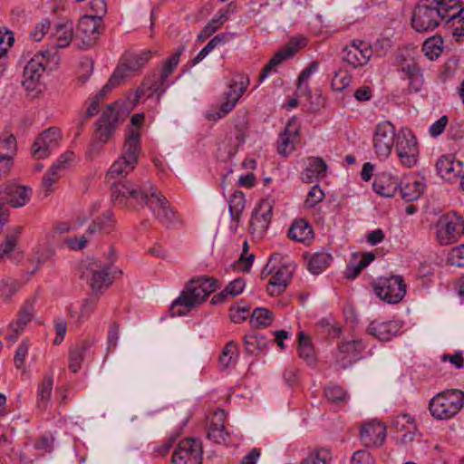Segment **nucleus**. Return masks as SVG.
Instances as JSON below:
<instances>
[{"label": "nucleus", "mask_w": 464, "mask_h": 464, "mask_svg": "<svg viewBox=\"0 0 464 464\" xmlns=\"http://www.w3.org/2000/svg\"><path fill=\"white\" fill-rule=\"evenodd\" d=\"M273 206L267 199L261 200L254 209L250 226L256 230L265 231L268 228L272 218Z\"/></svg>", "instance_id": "obj_23"}, {"label": "nucleus", "mask_w": 464, "mask_h": 464, "mask_svg": "<svg viewBox=\"0 0 464 464\" xmlns=\"http://www.w3.org/2000/svg\"><path fill=\"white\" fill-rule=\"evenodd\" d=\"M398 134L391 121H385L379 123V159L387 158L397 142Z\"/></svg>", "instance_id": "obj_20"}, {"label": "nucleus", "mask_w": 464, "mask_h": 464, "mask_svg": "<svg viewBox=\"0 0 464 464\" xmlns=\"http://www.w3.org/2000/svg\"><path fill=\"white\" fill-rule=\"evenodd\" d=\"M245 195L242 191L236 190L230 196L228 200V209L233 221L238 222L240 220L242 211L245 208Z\"/></svg>", "instance_id": "obj_40"}, {"label": "nucleus", "mask_w": 464, "mask_h": 464, "mask_svg": "<svg viewBox=\"0 0 464 464\" xmlns=\"http://www.w3.org/2000/svg\"><path fill=\"white\" fill-rule=\"evenodd\" d=\"M103 20L100 17L85 14L80 18L76 26V35L81 37L82 44L90 47L99 38Z\"/></svg>", "instance_id": "obj_16"}, {"label": "nucleus", "mask_w": 464, "mask_h": 464, "mask_svg": "<svg viewBox=\"0 0 464 464\" xmlns=\"http://www.w3.org/2000/svg\"><path fill=\"white\" fill-rule=\"evenodd\" d=\"M399 187L400 180L397 175L389 171H383L379 175V196L392 198Z\"/></svg>", "instance_id": "obj_31"}, {"label": "nucleus", "mask_w": 464, "mask_h": 464, "mask_svg": "<svg viewBox=\"0 0 464 464\" xmlns=\"http://www.w3.org/2000/svg\"><path fill=\"white\" fill-rule=\"evenodd\" d=\"M34 315V300L28 299L26 300L20 311L18 312V316L15 322V325H20L22 327H25L26 324L31 322Z\"/></svg>", "instance_id": "obj_47"}, {"label": "nucleus", "mask_w": 464, "mask_h": 464, "mask_svg": "<svg viewBox=\"0 0 464 464\" xmlns=\"http://www.w3.org/2000/svg\"><path fill=\"white\" fill-rule=\"evenodd\" d=\"M273 321V312L264 307L256 308L250 316V324L254 328L256 329L266 328L269 326Z\"/></svg>", "instance_id": "obj_37"}, {"label": "nucleus", "mask_w": 464, "mask_h": 464, "mask_svg": "<svg viewBox=\"0 0 464 464\" xmlns=\"http://www.w3.org/2000/svg\"><path fill=\"white\" fill-rule=\"evenodd\" d=\"M331 452L325 448L312 450L301 464H329Z\"/></svg>", "instance_id": "obj_45"}, {"label": "nucleus", "mask_w": 464, "mask_h": 464, "mask_svg": "<svg viewBox=\"0 0 464 464\" xmlns=\"http://www.w3.org/2000/svg\"><path fill=\"white\" fill-rule=\"evenodd\" d=\"M292 278V270L289 266H282L269 279L266 291L269 295L275 296L284 293Z\"/></svg>", "instance_id": "obj_24"}, {"label": "nucleus", "mask_w": 464, "mask_h": 464, "mask_svg": "<svg viewBox=\"0 0 464 464\" xmlns=\"http://www.w3.org/2000/svg\"><path fill=\"white\" fill-rule=\"evenodd\" d=\"M222 26V22L213 17L200 31L198 35V42H204L209 38L214 33H216Z\"/></svg>", "instance_id": "obj_56"}, {"label": "nucleus", "mask_w": 464, "mask_h": 464, "mask_svg": "<svg viewBox=\"0 0 464 464\" xmlns=\"http://www.w3.org/2000/svg\"><path fill=\"white\" fill-rule=\"evenodd\" d=\"M22 233V227H15L13 234H8L5 240L0 245L1 252L7 256L14 251L17 245V239Z\"/></svg>", "instance_id": "obj_51"}, {"label": "nucleus", "mask_w": 464, "mask_h": 464, "mask_svg": "<svg viewBox=\"0 0 464 464\" xmlns=\"http://www.w3.org/2000/svg\"><path fill=\"white\" fill-rule=\"evenodd\" d=\"M126 76L127 74L124 73L123 68L117 67L112 75L110 77L107 83L93 97L102 102L107 96V94L111 92L113 88L119 86L122 82L123 79Z\"/></svg>", "instance_id": "obj_41"}, {"label": "nucleus", "mask_w": 464, "mask_h": 464, "mask_svg": "<svg viewBox=\"0 0 464 464\" xmlns=\"http://www.w3.org/2000/svg\"><path fill=\"white\" fill-rule=\"evenodd\" d=\"M151 58V51L144 50L138 54H130L125 58V62L120 66L124 70V73L127 71L133 72L137 71Z\"/></svg>", "instance_id": "obj_35"}, {"label": "nucleus", "mask_w": 464, "mask_h": 464, "mask_svg": "<svg viewBox=\"0 0 464 464\" xmlns=\"http://www.w3.org/2000/svg\"><path fill=\"white\" fill-rule=\"evenodd\" d=\"M88 341L82 342L76 344L69 353V368L72 372H77L82 366V362L84 359V354L87 349L90 347Z\"/></svg>", "instance_id": "obj_34"}, {"label": "nucleus", "mask_w": 464, "mask_h": 464, "mask_svg": "<svg viewBox=\"0 0 464 464\" xmlns=\"http://www.w3.org/2000/svg\"><path fill=\"white\" fill-rule=\"evenodd\" d=\"M298 355L308 365H314L316 362L314 355V349L312 344L311 339L304 332L298 334Z\"/></svg>", "instance_id": "obj_33"}, {"label": "nucleus", "mask_w": 464, "mask_h": 464, "mask_svg": "<svg viewBox=\"0 0 464 464\" xmlns=\"http://www.w3.org/2000/svg\"><path fill=\"white\" fill-rule=\"evenodd\" d=\"M21 287V283L13 278L2 279L0 281V295L4 302L7 303L12 296L17 293Z\"/></svg>", "instance_id": "obj_44"}, {"label": "nucleus", "mask_w": 464, "mask_h": 464, "mask_svg": "<svg viewBox=\"0 0 464 464\" xmlns=\"http://www.w3.org/2000/svg\"><path fill=\"white\" fill-rule=\"evenodd\" d=\"M140 150V132L130 130L126 136L121 156L111 166L108 176L116 179L131 172L136 168Z\"/></svg>", "instance_id": "obj_4"}, {"label": "nucleus", "mask_w": 464, "mask_h": 464, "mask_svg": "<svg viewBox=\"0 0 464 464\" xmlns=\"http://www.w3.org/2000/svg\"><path fill=\"white\" fill-rule=\"evenodd\" d=\"M114 219L111 211L104 212L92 221L86 230L87 236H92L96 232L109 234L114 227Z\"/></svg>", "instance_id": "obj_32"}, {"label": "nucleus", "mask_w": 464, "mask_h": 464, "mask_svg": "<svg viewBox=\"0 0 464 464\" xmlns=\"http://www.w3.org/2000/svg\"><path fill=\"white\" fill-rule=\"evenodd\" d=\"M443 39L440 35L431 36L425 40L422 45L424 55L433 61L440 56L443 50Z\"/></svg>", "instance_id": "obj_39"}, {"label": "nucleus", "mask_w": 464, "mask_h": 464, "mask_svg": "<svg viewBox=\"0 0 464 464\" xmlns=\"http://www.w3.org/2000/svg\"><path fill=\"white\" fill-rule=\"evenodd\" d=\"M324 198V192L321 188L319 185H314L312 187L310 191L307 194L306 199L304 201V207L306 208H313L318 203L323 201Z\"/></svg>", "instance_id": "obj_53"}, {"label": "nucleus", "mask_w": 464, "mask_h": 464, "mask_svg": "<svg viewBox=\"0 0 464 464\" xmlns=\"http://www.w3.org/2000/svg\"><path fill=\"white\" fill-rule=\"evenodd\" d=\"M363 43L360 42V45L353 41L350 45H346L343 49V60L353 67L364 65L371 57L372 51L371 48H361Z\"/></svg>", "instance_id": "obj_21"}, {"label": "nucleus", "mask_w": 464, "mask_h": 464, "mask_svg": "<svg viewBox=\"0 0 464 464\" xmlns=\"http://www.w3.org/2000/svg\"><path fill=\"white\" fill-rule=\"evenodd\" d=\"M235 36V34L222 33L214 36L206 45V47L212 52L216 47L226 44L230 39Z\"/></svg>", "instance_id": "obj_63"}, {"label": "nucleus", "mask_w": 464, "mask_h": 464, "mask_svg": "<svg viewBox=\"0 0 464 464\" xmlns=\"http://www.w3.org/2000/svg\"><path fill=\"white\" fill-rule=\"evenodd\" d=\"M244 300H240L237 304L230 308V319L235 324H240L246 320L249 316L250 307L244 304Z\"/></svg>", "instance_id": "obj_49"}, {"label": "nucleus", "mask_w": 464, "mask_h": 464, "mask_svg": "<svg viewBox=\"0 0 464 464\" xmlns=\"http://www.w3.org/2000/svg\"><path fill=\"white\" fill-rule=\"evenodd\" d=\"M324 395L333 403L347 402L349 398L347 392L339 385L327 386L324 389Z\"/></svg>", "instance_id": "obj_48"}, {"label": "nucleus", "mask_w": 464, "mask_h": 464, "mask_svg": "<svg viewBox=\"0 0 464 464\" xmlns=\"http://www.w3.org/2000/svg\"><path fill=\"white\" fill-rule=\"evenodd\" d=\"M438 174L445 180L451 181L464 175L463 162L456 160L453 155H443L436 163Z\"/></svg>", "instance_id": "obj_18"}, {"label": "nucleus", "mask_w": 464, "mask_h": 464, "mask_svg": "<svg viewBox=\"0 0 464 464\" xmlns=\"http://www.w3.org/2000/svg\"><path fill=\"white\" fill-rule=\"evenodd\" d=\"M29 347L30 343L27 339L24 340L17 347L14 356V362L17 369L23 368L25 357L28 353Z\"/></svg>", "instance_id": "obj_57"}, {"label": "nucleus", "mask_w": 464, "mask_h": 464, "mask_svg": "<svg viewBox=\"0 0 464 464\" xmlns=\"http://www.w3.org/2000/svg\"><path fill=\"white\" fill-rule=\"evenodd\" d=\"M32 189L17 184H5L0 188V201L13 208L24 206L31 198Z\"/></svg>", "instance_id": "obj_17"}, {"label": "nucleus", "mask_w": 464, "mask_h": 464, "mask_svg": "<svg viewBox=\"0 0 464 464\" xmlns=\"http://www.w3.org/2000/svg\"><path fill=\"white\" fill-rule=\"evenodd\" d=\"M248 84L249 79L247 76L238 75L232 79L227 91L223 94L226 101L220 104L218 111L208 112L206 118L208 121H216L227 115L235 108L243 93L246 91Z\"/></svg>", "instance_id": "obj_8"}, {"label": "nucleus", "mask_w": 464, "mask_h": 464, "mask_svg": "<svg viewBox=\"0 0 464 464\" xmlns=\"http://www.w3.org/2000/svg\"><path fill=\"white\" fill-rule=\"evenodd\" d=\"M198 284V287H201V302H205L206 299L219 288V281L214 277L208 276H201L197 278H192V285Z\"/></svg>", "instance_id": "obj_42"}, {"label": "nucleus", "mask_w": 464, "mask_h": 464, "mask_svg": "<svg viewBox=\"0 0 464 464\" xmlns=\"http://www.w3.org/2000/svg\"><path fill=\"white\" fill-rule=\"evenodd\" d=\"M202 442L199 439L180 440L171 458L172 464H202Z\"/></svg>", "instance_id": "obj_10"}, {"label": "nucleus", "mask_w": 464, "mask_h": 464, "mask_svg": "<svg viewBox=\"0 0 464 464\" xmlns=\"http://www.w3.org/2000/svg\"><path fill=\"white\" fill-rule=\"evenodd\" d=\"M52 53L49 50L40 51L27 63L24 69L23 86L26 91H34L45 71Z\"/></svg>", "instance_id": "obj_11"}, {"label": "nucleus", "mask_w": 464, "mask_h": 464, "mask_svg": "<svg viewBox=\"0 0 464 464\" xmlns=\"http://www.w3.org/2000/svg\"><path fill=\"white\" fill-rule=\"evenodd\" d=\"M399 71L403 74V78L409 80L410 92H417L423 84V76L419 65L413 61H405L401 64Z\"/></svg>", "instance_id": "obj_28"}, {"label": "nucleus", "mask_w": 464, "mask_h": 464, "mask_svg": "<svg viewBox=\"0 0 464 464\" xmlns=\"http://www.w3.org/2000/svg\"><path fill=\"white\" fill-rule=\"evenodd\" d=\"M448 261L451 266H464V244L453 247L448 256Z\"/></svg>", "instance_id": "obj_58"}, {"label": "nucleus", "mask_w": 464, "mask_h": 464, "mask_svg": "<svg viewBox=\"0 0 464 464\" xmlns=\"http://www.w3.org/2000/svg\"><path fill=\"white\" fill-rule=\"evenodd\" d=\"M350 77L347 75L345 71L339 70L335 72L334 78L332 79V87L334 90L342 91L347 87L350 83Z\"/></svg>", "instance_id": "obj_59"}, {"label": "nucleus", "mask_w": 464, "mask_h": 464, "mask_svg": "<svg viewBox=\"0 0 464 464\" xmlns=\"http://www.w3.org/2000/svg\"><path fill=\"white\" fill-rule=\"evenodd\" d=\"M355 350V344L352 342H347L338 346V353L336 354V362L343 369L355 361V354L351 355V353Z\"/></svg>", "instance_id": "obj_43"}, {"label": "nucleus", "mask_w": 464, "mask_h": 464, "mask_svg": "<svg viewBox=\"0 0 464 464\" xmlns=\"http://www.w3.org/2000/svg\"><path fill=\"white\" fill-rule=\"evenodd\" d=\"M375 427L372 422L364 424L360 430V438L366 448L374 447L376 444Z\"/></svg>", "instance_id": "obj_50"}, {"label": "nucleus", "mask_w": 464, "mask_h": 464, "mask_svg": "<svg viewBox=\"0 0 464 464\" xmlns=\"http://www.w3.org/2000/svg\"><path fill=\"white\" fill-rule=\"evenodd\" d=\"M74 160V153L72 151H66L62 154L57 160L51 166V173L55 174L66 169L71 162Z\"/></svg>", "instance_id": "obj_54"}, {"label": "nucleus", "mask_w": 464, "mask_h": 464, "mask_svg": "<svg viewBox=\"0 0 464 464\" xmlns=\"http://www.w3.org/2000/svg\"><path fill=\"white\" fill-rule=\"evenodd\" d=\"M352 464H375V459L373 455L367 450H357L353 453L352 459Z\"/></svg>", "instance_id": "obj_60"}, {"label": "nucleus", "mask_w": 464, "mask_h": 464, "mask_svg": "<svg viewBox=\"0 0 464 464\" xmlns=\"http://www.w3.org/2000/svg\"><path fill=\"white\" fill-rule=\"evenodd\" d=\"M328 166L320 157L308 158V165L301 173V179L304 183H313L325 176Z\"/></svg>", "instance_id": "obj_26"}, {"label": "nucleus", "mask_w": 464, "mask_h": 464, "mask_svg": "<svg viewBox=\"0 0 464 464\" xmlns=\"http://www.w3.org/2000/svg\"><path fill=\"white\" fill-rule=\"evenodd\" d=\"M401 196L406 202L418 199L425 188L424 178L411 176L400 182Z\"/></svg>", "instance_id": "obj_22"}, {"label": "nucleus", "mask_w": 464, "mask_h": 464, "mask_svg": "<svg viewBox=\"0 0 464 464\" xmlns=\"http://www.w3.org/2000/svg\"><path fill=\"white\" fill-rule=\"evenodd\" d=\"M453 0H420L412 12L411 26L417 32L433 30L444 23L456 33L459 19V8Z\"/></svg>", "instance_id": "obj_2"}, {"label": "nucleus", "mask_w": 464, "mask_h": 464, "mask_svg": "<svg viewBox=\"0 0 464 464\" xmlns=\"http://www.w3.org/2000/svg\"><path fill=\"white\" fill-rule=\"evenodd\" d=\"M396 151L401 162L404 166L411 168L417 163L419 155L418 142L416 137L410 130L398 133Z\"/></svg>", "instance_id": "obj_12"}, {"label": "nucleus", "mask_w": 464, "mask_h": 464, "mask_svg": "<svg viewBox=\"0 0 464 464\" xmlns=\"http://www.w3.org/2000/svg\"><path fill=\"white\" fill-rule=\"evenodd\" d=\"M227 414L224 410H217L213 412L208 428L207 437L214 443L225 442L229 433L225 427Z\"/></svg>", "instance_id": "obj_19"}, {"label": "nucleus", "mask_w": 464, "mask_h": 464, "mask_svg": "<svg viewBox=\"0 0 464 464\" xmlns=\"http://www.w3.org/2000/svg\"><path fill=\"white\" fill-rule=\"evenodd\" d=\"M333 257L330 254L321 251L314 254L308 261V270L314 274H321L331 263Z\"/></svg>", "instance_id": "obj_38"}, {"label": "nucleus", "mask_w": 464, "mask_h": 464, "mask_svg": "<svg viewBox=\"0 0 464 464\" xmlns=\"http://www.w3.org/2000/svg\"><path fill=\"white\" fill-rule=\"evenodd\" d=\"M287 236L292 240L307 245L310 244L314 238V230L307 220L300 218L294 221L291 225Z\"/></svg>", "instance_id": "obj_29"}, {"label": "nucleus", "mask_w": 464, "mask_h": 464, "mask_svg": "<svg viewBox=\"0 0 464 464\" xmlns=\"http://www.w3.org/2000/svg\"><path fill=\"white\" fill-rule=\"evenodd\" d=\"M375 257L373 252L364 253L362 255L353 253L346 266V278L352 280L357 277Z\"/></svg>", "instance_id": "obj_30"}, {"label": "nucleus", "mask_w": 464, "mask_h": 464, "mask_svg": "<svg viewBox=\"0 0 464 464\" xmlns=\"http://www.w3.org/2000/svg\"><path fill=\"white\" fill-rule=\"evenodd\" d=\"M111 200L115 205L129 209L147 206L155 218L166 227H170L179 219L167 198L150 182L141 186L129 182H114L111 187Z\"/></svg>", "instance_id": "obj_1"}, {"label": "nucleus", "mask_w": 464, "mask_h": 464, "mask_svg": "<svg viewBox=\"0 0 464 464\" xmlns=\"http://www.w3.org/2000/svg\"><path fill=\"white\" fill-rule=\"evenodd\" d=\"M406 293V285L401 276L379 277V299L388 304H398Z\"/></svg>", "instance_id": "obj_13"}, {"label": "nucleus", "mask_w": 464, "mask_h": 464, "mask_svg": "<svg viewBox=\"0 0 464 464\" xmlns=\"http://www.w3.org/2000/svg\"><path fill=\"white\" fill-rule=\"evenodd\" d=\"M182 52L183 48H179L163 62L159 72L154 71L148 74L141 85L136 90L135 97L137 101L145 95L148 98L156 96L158 101L160 100L167 89L173 83V82L169 81V77L179 65Z\"/></svg>", "instance_id": "obj_3"}, {"label": "nucleus", "mask_w": 464, "mask_h": 464, "mask_svg": "<svg viewBox=\"0 0 464 464\" xmlns=\"http://www.w3.org/2000/svg\"><path fill=\"white\" fill-rule=\"evenodd\" d=\"M98 302L99 297L97 295H91L85 298L80 309L79 319L87 320L91 316L92 312L95 310Z\"/></svg>", "instance_id": "obj_52"}, {"label": "nucleus", "mask_w": 464, "mask_h": 464, "mask_svg": "<svg viewBox=\"0 0 464 464\" xmlns=\"http://www.w3.org/2000/svg\"><path fill=\"white\" fill-rule=\"evenodd\" d=\"M392 427L396 431H401L409 428L415 430L414 419L410 414H401L396 416L392 420Z\"/></svg>", "instance_id": "obj_55"}, {"label": "nucleus", "mask_w": 464, "mask_h": 464, "mask_svg": "<svg viewBox=\"0 0 464 464\" xmlns=\"http://www.w3.org/2000/svg\"><path fill=\"white\" fill-rule=\"evenodd\" d=\"M297 51L298 47L296 45L290 44H287L278 50L262 69L258 76L259 81H264L272 72H276V67L284 61L294 56Z\"/></svg>", "instance_id": "obj_25"}, {"label": "nucleus", "mask_w": 464, "mask_h": 464, "mask_svg": "<svg viewBox=\"0 0 464 464\" xmlns=\"http://www.w3.org/2000/svg\"><path fill=\"white\" fill-rule=\"evenodd\" d=\"M269 343L273 344V340L268 339L256 331H252L249 334H245L243 337L245 352L248 355L256 356L264 353Z\"/></svg>", "instance_id": "obj_27"}, {"label": "nucleus", "mask_w": 464, "mask_h": 464, "mask_svg": "<svg viewBox=\"0 0 464 464\" xmlns=\"http://www.w3.org/2000/svg\"><path fill=\"white\" fill-rule=\"evenodd\" d=\"M16 151V139L13 134L0 139V152L14 156Z\"/></svg>", "instance_id": "obj_62"}, {"label": "nucleus", "mask_w": 464, "mask_h": 464, "mask_svg": "<svg viewBox=\"0 0 464 464\" xmlns=\"http://www.w3.org/2000/svg\"><path fill=\"white\" fill-rule=\"evenodd\" d=\"M115 261V251L113 248H111L107 263H103L101 260H93L88 264L83 276L86 277L91 289L94 293H102L107 289L112 284L115 273L121 274V271L113 267Z\"/></svg>", "instance_id": "obj_5"}, {"label": "nucleus", "mask_w": 464, "mask_h": 464, "mask_svg": "<svg viewBox=\"0 0 464 464\" xmlns=\"http://www.w3.org/2000/svg\"><path fill=\"white\" fill-rule=\"evenodd\" d=\"M464 406V392L447 390L435 395L430 401V414L438 420H449L458 414Z\"/></svg>", "instance_id": "obj_7"}, {"label": "nucleus", "mask_w": 464, "mask_h": 464, "mask_svg": "<svg viewBox=\"0 0 464 464\" xmlns=\"http://www.w3.org/2000/svg\"><path fill=\"white\" fill-rule=\"evenodd\" d=\"M437 239L440 245L455 243L464 235V220L456 212L443 215L437 224Z\"/></svg>", "instance_id": "obj_9"}, {"label": "nucleus", "mask_w": 464, "mask_h": 464, "mask_svg": "<svg viewBox=\"0 0 464 464\" xmlns=\"http://www.w3.org/2000/svg\"><path fill=\"white\" fill-rule=\"evenodd\" d=\"M119 328H120L119 324L116 322H112L109 326L108 336H107V345H108L107 350H108V352L115 349V347L117 346V343H118L119 336H120Z\"/></svg>", "instance_id": "obj_61"}, {"label": "nucleus", "mask_w": 464, "mask_h": 464, "mask_svg": "<svg viewBox=\"0 0 464 464\" xmlns=\"http://www.w3.org/2000/svg\"><path fill=\"white\" fill-rule=\"evenodd\" d=\"M61 134L58 128L51 127L35 139L32 146V156L36 160L47 158L59 146Z\"/></svg>", "instance_id": "obj_14"}, {"label": "nucleus", "mask_w": 464, "mask_h": 464, "mask_svg": "<svg viewBox=\"0 0 464 464\" xmlns=\"http://www.w3.org/2000/svg\"><path fill=\"white\" fill-rule=\"evenodd\" d=\"M53 379L52 375H44L37 389V405L41 409H45L50 401L53 390Z\"/></svg>", "instance_id": "obj_36"}, {"label": "nucleus", "mask_w": 464, "mask_h": 464, "mask_svg": "<svg viewBox=\"0 0 464 464\" xmlns=\"http://www.w3.org/2000/svg\"><path fill=\"white\" fill-rule=\"evenodd\" d=\"M246 281L244 278L238 277L231 281L226 287V293L232 297L241 294L245 288Z\"/></svg>", "instance_id": "obj_64"}, {"label": "nucleus", "mask_w": 464, "mask_h": 464, "mask_svg": "<svg viewBox=\"0 0 464 464\" xmlns=\"http://www.w3.org/2000/svg\"><path fill=\"white\" fill-rule=\"evenodd\" d=\"M401 329L398 321H388L379 324V341L388 342L397 334Z\"/></svg>", "instance_id": "obj_46"}, {"label": "nucleus", "mask_w": 464, "mask_h": 464, "mask_svg": "<svg viewBox=\"0 0 464 464\" xmlns=\"http://www.w3.org/2000/svg\"><path fill=\"white\" fill-rule=\"evenodd\" d=\"M127 115L124 102L116 101L108 104L95 122L92 137L107 143Z\"/></svg>", "instance_id": "obj_6"}, {"label": "nucleus", "mask_w": 464, "mask_h": 464, "mask_svg": "<svg viewBox=\"0 0 464 464\" xmlns=\"http://www.w3.org/2000/svg\"><path fill=\"white\" fill-rule=\"evenodd\" d=\"M201 287L198 284L192 285V279L188 283L186 289L181 292L180 295L171 304L170 313L173 316H180L186 314V311L181 310L180 307L189 309L196 304L201 302Z\"/></svg>", "instance_id": "obj_15"}]
</instances>
